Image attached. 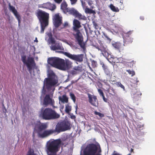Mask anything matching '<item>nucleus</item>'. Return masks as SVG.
Returning a JSON list of instances; mask_svg holds the SVG:
<instances>
[{"label": "nucleus", "instance_id": "nucleus-60", "mask_svg": "<svg viewBox=\"0 0 155 155\" xmlns=\"http://www.w3.org/2000/svg\"><path fill=\"white\" fill-rule=\"evenodd\" d=\"M68 81V79H67L66 80V81Z\"/></svg>", "mask_w": 155, "mask_h": 155}, {"label": "nucleus", "instance_id": "nucleus-44", "mask_svg": "<svg viewBox=\"0 0 155 155\" xmlns=\"http://www.w3.org/2000/svg\"><path fill=\"white\" fill-rule=\"evenodd\" d=\"M55 2L58 3H60L62 1V0H54Z\"/></svg>", "mask_w": 155, "mask_h": 155}, {"label": "nucleus", "instance_id": "nucleus-57", "mask_svg": "<svg viewBox=\"0 0 155 155\" xmlns=\"http://www.w3.org/2000/svg\"><path fill=\"white\" fill-rule=\"evenodd\" d=\"M94 113L96 115H97V111H95V112H94Z\"/></svg>", "mask_w": 155, "mask_h": 155}, {"label": "nucleus", "instance_id": "nucleus-31", "mask_svg": "<svg viewBox=\"0 0 155 155\" xmlns=\"http://www.w3.org/2000/svg\"><path fill=\"white\" fill-rule=\"evenodd\" d=\"M126 71L128 72L129 74L130 75L131 77L135 75V72L133 70L130 69L127 70Z\"/></svg>", "mask_w": 155, "mask_h": 155}, {"label": "nucleus", "instance_id": "nucleus-32", "mask_svg": "<svg viewBox=\"0 0 155 155\" xmlns=\"http://www.w3.org/2000/svg\"><path fill=\"white\" fill-rule=\"evenodd\" d=\"M115 84L118 87H120L121 88L123 89V90H125V87L123 85H122L120 82H117L115 83Z\"/></svg>", "mask_w": 155, "mask_h": 155}, {"label": "nucleus", "instance_id": "nucleus-1", "mask_svg": "<svg viewBox=\"0 0 155 155\" xmlns=\"http://www.w3.org/2000/svg\"><path fill=\"white\" fill-rule=\"evenodd\" d=\"M48 127V125L46 123H41L40 121H38L35 124L34 131L38 133V137L43 138H46L56 132L59 133L69 130L71 129V126L69 121L64 120L59 122L57 124L55 130L51 129L46 130Z\"/></svg>", "mask_w": 155, "mask_h": 155}, {"label": "nucleus", "instance_id": "nucleus-16", "mask_svg": "<svg viewBox=\"0 0 155 155\" xmlns=\"http://www.w3.org/2000/svg\"><path fill=\"white\" fill-rule=\"evenodd\" d=\"M9 8L10 10L14 14L15 17L17 19L18 24L19 25L21 22V17L19 14H18L17 11L15 7L11 5L10 3L9 4Z\"/></svg>", "mask_w": 155, "mask_h": 155}, {"label": "nucleus", "instance_id": "nucleus-61", "mask_svg": "<svg viewBox=\"0 0 155 155\" xmlns=\"http://www.w3.org/2000/svg\"><path fill=\"white\" fill-rule=\"evenodd\" d=\"M33 136L34 137V136H35V135H34V133H33Z\"/></svg>", "mask_w": 155, "mask_h": 155}, {"label": "nucleus", "instance_id": "nucleus-2", "mask_svg": "<svg viewBox=\"0 0 155 155\" xmlns=\"http://www.w3.org/2000/svg\"><path fill=\"white\" fill-rule=\"evenodd\" d=\"M48 62L52 66L62 70L68 68L71 64V61L68 59L64 60V59L56 57L48 58Z\"/></svg>", "mask_w": 155, "mask_h": 155}, {"label": "nucleus", "instance_id": "nucleus-33", "mask_svg": "<svg viewBox=\"0 0 155 155\" xmlns=\"http://www.w3.org/2000/svg\"><path fill=\"white\" fill-rule=\"evenodd\" d=\"M82 6L83 8H84L85 7H86V2H87V3L88 0H80Z\"/></svg>", "mask_w": 155, "mask_h": 155}, {"label": "nucleus", "instance_id": "nucleus-11", "mask_svg": "<svg viewBox=\"0 0 155 155\" xmlns=\"http://www.w3.org/2000/svg\"><path fill=\"white\" fill-rule=\"evenodd\" d=\"M66 13H68V14L71 15L75 17L78 18L79 19H85L86 17L84 16H83L80 13L78 12L74 8H67Z\"/></svg>", "mask_w": 155, "mask_h": 155}, {"label": "nucleus", "instance_id": "nucleus-7", "mask_svg": "<svg viewBox=\"0 0 155 155\" xmlns=\"http://www.w3.org/2000/svg\"><path fill=\"white\" fill-rule=\"evenodd\" d=\"M83 152L84 155H97V144L93 143L88 144Z\"/></svg>", "mask_w": 155, "mask_h": 155}, {"label": "nucleus", "instance_id": "nucleus-42", "mask_svg": "<svg viewBox=\"0 0 155 155\" xmlns=\"http://www.w3.org/2000/svg\"><path fill=\"white\" fill-rule=\"evenodd\" d=\"M97 115L101 118L103 117L104 116V114L98 112H97Z\"/></svg>", "mask_w": 155, "mask_h": 155}, {"label": "nucleus", "instance_id": "nucleus-12", "mask_svg": "<svg viewBox=\"0 0 155 155\" xmlns=\"http://www.w3.org/2000/svg\"><path fill=\"white\" fill-rule=\"evenodd\" d=\"M43 105L45 107H47L49 105L53 106L55 104V101L49 94H46L42 101Z\"/></svg>", "mask_w": 155, "mask_h": 155}, {"label": "nucleus", "instance_id": "nucleus-50", "mask_svg": "<svg viewBox=\"0 0 155 155\" xmlns=\"http://www.w3.org/2000/svg\"><path fill=\"white\" fill-rule=\"evenodd\" d=\"M140 18L142 20H143L144 19V17L143 16H141L140 17Z\"/></svg>", "mask_w": 155, "mask_h": 155}, {"label": "nucleus", "instance_id": "nucleus-27", "mask_svg": "<svg viewBox=\"0 0 155 155\" xmlns=\"http://www.w3.org/2000/svg\"><path fill=\"white\" fill-rule=\"evenodd\" d=\"M110 7L111 9L114 12H118L119 11L118 8L116 7L113 4H110Z\"/></svg>", "mask_w": 155, "mask_h": 155}, {"label": "nucleus", "instance_id": "nucleus-19", "mask_svg": "<svg viewBox=\"0 0 155 155\" xmlns=\"http://www.w3.org/2000/svg\"><path fill=\"white\" fill-rule=\"evenodd\" d=\"M54 44V45H52L50 47L51 49V50L55 51L57 50H63L64 49L61 44L59 43H56Z\"/></svg>", "mask_w": 155, "mask_h": 155}, {"label": "nucleus", "instance_id": "nucleus-41", "mask_svg": "<svg viewBox=\"0 0 155 155\" xmlns=\"http://www.w3.org/2000/svg\"><path fill=\"white\" fill-rule=\"evenodd\" d=\"M104 36L107 38V40H108L109 42H110L111 40V39L108 37L106 34H104Z\"/></svg>", "mask_w": 155, "mask_h": 155}, {"label": "nucleus", "instance_id": "nucleus-26", "mask_svg": "<svg viewBox=\"0 0 155 155\" xmlns=\"http://www.w3.org/2000/svg\"><path fill=\"white\" fill-rule=\"evenodd\" d=\"M112 45L115 48L119 49L120 46V44L119 42H115L114 43H112Z\"/></svg>", "mask_w": 155, "mask_h": 155}, {"label": "nucleus", "instance_id": "nucleus-38", "mask_svg": "<svg viewBox=\"0 0 155 155\" xmlns=\"http://www.w3.org/2000/svg\"><path fill=\"white\" fill-rule=\"evenodd\" d=\"M49 42L52 44H54L55 43V41L54 38H51L49 40H48Z\"/></svg>", "mask_w": 155, "mask_h": 155}, {"label": "nucleus", "instance_id": "nucleus-10", "mask_svg": "<svg viewBox=\"0 0 155 155\" xmlns=\"http://www.w3.org/2000/svg\"><path fill=\"white\" fill-rule=\"evenodd\" d=\"M64 55L69 58L75 61L81 62L83 61L84 55L83 54H72L66 52H63Z\"/></svg>", "mask_w": 155, "mask_h": 155}, {"label": "nucleus", "instance_id": "nucleus-5", "mask_svg": "<svg viewBox=\"0 0 155 155\" xmlns=\"http://www.w3.org/2000/svg\"><path fill=\"white\" fill-rule=\"evenodd\" d=\"M60 115L51 108H46L41 109L39 117L45 120H50L58 118Z\"/></svg>", "mask_w": 155, "mask_h": 155}, {"label": "nucleus", "instance_id": "nucleus-30", "mask_svg": "<svg viewBox=\"0 0 155 155\" xmlns=\"http://www.w3.org/2000/svg\"><path fill=\"white\" fill-rule=\"evenodd\" d=\"M74 69L75 70L78 71L79 72H81L83 70V68L81 65L75 67Z\"/></svg>", "mask_w": 155, "mask_h": 155}, {"label": "nucleus", "instance_id": "nucleus-35", "mask_svg": "<svg viewBox=\"0 0 155 155\" xmlns=\"http://www.w3.org/2000/svg\"><path fill=\"white\" fill-rule=\"evenodd\" d=\"M101 151L100 145L99 144L97 143V155H101L100 154Z\"/></svg>", "mask_w": 155, "mask_h": 155}, {"label": "nucleus", "instance_id": "nucleus-13", "mask_svg": "<svg viewBox=\"0 0 155 155\" xmlns=\"http://www.w3.org/2000/svg\"><path fill=\"white\" fill-rule=\"evenodd\" d=\"M98 42L99 44L97 46L98 51H100L104 56L107 57L108 53L107 52L106 48L103 45L101 41L99 40Z\"/></svg>", "mask_w": 155, "mask_h": 155}, {"label": "nucleus", "instance_id": "nucleus-36", "mask_svg": "<svg viewBox=\"0 0 155 155\" xmlns=\"http://www.w3.org/2000/svg\"><path fill=\"white\" fill-rule=\"evenodd\" d=\"M70 96L74 102H75L76 101V97L74 94L72 93H70Z\"/></svg>", "mask_w": 155, "mask_h": 155}, {"label": "nucleus", "instance_id": "nucleus-62", "mask_svg": "<svg viewBox=\"0 0 155 155\" xmlns=\"http://www.w3.org/2000/svg\"><path fill=\"white\" fill-rule=\"evenodd\" d=\"M127 155H131V154L130 153L128 154Z\"/></svg>", "mask_w": 155, "mask_h": 155}, {"label": "nucleus", "instance_id": "nucleus-47", "mask_svg": "<svg viewBox=\"0 0 155 155\" xmlns=\"http://www.w3.org/2000/svg\"><path fill=\"white\" fill-rule=\"evenodd\" d=\"M78 80H76V81H71V84H74L75 83H76L77 82Z\"/></svg>", "mask_w": 155, "mask_h": 155}, {"label": "nucleus", "instance_id": "nucleus-54", "mask_svg": "<svg viewBox=\"0 0 155 155\" xmlns=\"http://www.w3.org/2000/svg\"><path fill=\"white\" fill-rule=\"evenodd\" d=\"M112 155H119V154L118 153H114Z\"/></svg>", "mask_w": 155, "mask_h": 155}, {"label": "nucleus", "instance_id": "nucleus-39", "mask_svg": "<svg viewBox=\"0 0 155 155\" xmlns=\"http://www.w3.org/2000/svg\"><path fill=\"white\" fill-rule=\"evenodd\" d=\"M71 5H75L77 2L78 0H70Z\"/></svg>", "mask_w": 155, "mask_h": 155}, {"label": "nucleus", "instance_id": "nucleus-4", "mask_svg": "<svg viewBox=\"0 0 155 155\" xmlns=\"http://www.w3.org/2000/svg\"><path fill=\"white\" fill-rule=\"evenodd\" d=\"M58 83V77L55 73L52 71L48 74V78L45 79L44 87L48 91L52 90L53 91L55 89L54 86Z\"/></svg>", "mask_w": 155, "mask_h": 155}, {"label": "nucleus", "instance_id": "nucleus-25", "mask_svg": "<svg viewBox=\"0 0 155 155\" xmlns=\"http://www.w3.org/2000/svg\"><path fill=\"white\" fill-rule=\"evenodd\" d=\"M71 110V106L70 105L69 103H68L65 105V111L68 113Z\"/></svg>", "mask_w": 155, "mask_h": 155}, {"label": "nucleus", "instance_id": "nucleus-51", "mask_svg": "<svg viewBox=\"0 0 155 155\" xmlns=\"http://www.w3.org/2000/svg\"><path fill=\"white\" fill-rule=\"evenodd\" d=\"M34 41L36 42H38V40H37V38H36L34 40Z\"/></svg>", "mask_w": 155, "mask_h": 155}, {"label": "nucleus", "instance_id": "nucleus-21", "mask_svg": "<svg viewBox=\"0 0 155 155\" xmlns=\"http://www.w3.org/2000/svg\"><path fill=\"white\" fill-rule=\"evenodd\" d=\"M88 97L89 102L93 105L96 106V101L97 99L96 96H93L90 94H88Z\"/></svg>", "mask_w": 155, "mask_h": 155}, {"label": "nucleus", "instance_id": "nucleus-20", "mask_svg": "<svg viewBox=\"0 0 155 155\" xmlns=\"http://www.w3.org/2000/svg\"><path fill=\"white\" fill-rule=\"evenodd\" d=\"M73 24L74 25V31L79 30L78 29L81 27L80 22L76 19H74L73 21Z\"/></svg>", "mask_w": 155, "mask_h": 155}, {"label": "nucleus", "instance_id": "nucleus-9", "mask_svg": "<svg viewBox=\"0 0 155 155\" xmlns=\"http://www.w3.org/2000/svg\"><path fill=\"white\" fill-rule=\"evenodd\" d=\"M76 33H74L73 35L78 44L81 48L84 49L85 48V44L83 42V38L80 30L74 31Z\"/></svg>", "mask_w": 155, "mask_h": 155}, {"label": "nucleus", "instance_id": "nucleus-58", "mask_svg": "<svg viewBox=\"0 0 155 155\" xmlns=\"http://www.w3.org/2000/svg\"><path fill=\"white\" fill-rule=\"evenodd\" d=\"M75 117V116H72V117H71V118H74Z\"/></svg>", "mask_w": 155, "mask_h": 155}, {"label": "nucleus", "instance_id": "nucleus-40", "mask_svg": "<svg viewBox=\"0 0 155 155\" xmlns=\"http://www.w3.org/2000/svg\"><path fill=\"white\" fill-rule=\"evenodd\" d=\"M98 91L100 96H101L102 97L104 95L103 92L100 89H98Z\"/></svg>", "mask_w": 155, "mask_h": 155}, {"label": "nucleus", "instance_id": "nucleus-48", "mask_svg": "<svg viewBox=\"0 0 155 155\" xmlns=\"http://www.w3.org/2000/svg\"><path fill=\"white\" fill-rule=\"evenodd\" d=\"M111 90L112 91V92H113L114 94H115V90L113 87L111 88Z\"/></svg>", "mask_w": 155, "mask_h": 155}, {"label": "nucleus", "instance_id": "nucleus-29", "mask_svg": "<svg viewBox=\"0 0 155 155\" xmlns=\"http://www.w3.org/2000/svg\"><path fill=\"white\" fill-rule=\"evenodd\" d=\"M48 24H41V33H43L46 27L48 25Z\"/></svg>", "mask_w": 155, "mask_h": 155}, {"label": "nucleus", "instance_id": "nucleus-53", "mask_svg": "<svg viewBox=\"0 0 155 155\" xmlns=\"http://www.w3.org/2000/svg\"><path fill=\"white\" fill-rule=\"evenodd\" d=\"M104 63H103V62L100 61V64H101V65H102L103 64H104Z\"/></svg>", "mask_w": 155, "mask_h": 155}, {"label": "nucleus", "instance_id": "nucleus-23", "mask_svg": "<svg viewBox=\"0 0 155 155\" xmlns=\"http://www.w3.org/2000/svg\"><path fill=\"white\" fill-rule=\"evenodd\" d=\"M67 4L65 2H63L61 5V8L65 13H66L67 8H69L67 7Z\"/></svg>", "mask_w": 155, "mask_h": 155}, {"label": "nucleus", "instance_id": "nucleus-14", "mask_svg": "<svg viewBox=\"0 0 155 155\" xmlns=\"http://www.w3.org/2000/svg\"><path fill=\"white\" fill-rule=\"evenodd\" d=\"M53 24L56 28H58L62 24V18L58 14L54 15L53 18Z\"/></svg>", "mask_w": 155, "mask_h": 155}, {"label": "nucleus", "instance_id": "nucleus-56", "mask_svg": "<svg viewBox=\"0 0 155 155\" xmlns=\"http://www.w3.org/2000/svg\"><path fill=\"white\" fill-rule=\"evenodd\" d=\"M93 23H94V25H95V27H96V26L97 25L95 23V22L94 21H93Z\"/></svg>", "mask_w": 155, "mask_h": 155}, {"label": "nucleus", "instance_id": "nucleus-59", "mask_svg": "<svg viewBox=\"0 0 155 155\" xmlns=\"http://www.w3.org/2000/svg\"><path fill=\"white\" fill-rule=\"evenodd\" d=\"M97 14H98L99 15H100V12H97Z\"/></svg>", "mask_w": 155, "mask_h": 155}, {"label": "nucleus", "instance_id": "nucleus-45", "mask_svg": "<svg viewBox=\"0 0 155 155\" xmlns=\"http://www.w3.org/2000/svg\"><path fill=\"white\" fill-rule=\"evenodd\" d=\"M102 67L103 68V69L104 70V69H105L106 68H107V67H106L104 64H103L102 65Z\"/></svg>", "mask_w": 155, "mask_h": 155}, {"label": "nucleus", "instance_id": "nucleus-49", "mask_svg": "<svg viewBox=\"0 0 155 155\" xmlns=\"http://www.w3.org/2000/svg\"><path fill=\"white\" fill-rule=\"evenodd\" d=\"M72 74H76V72L75 71H72Z\"/></svg>", "mask_w": 155, "mask_h": 155}, {"label": "nucleus", "instance_id": "nucleus-15", "mask_svg": "<svg viewBox=\"0 0 155 155\" xmlns=\"http://www.w3.org/2000/svg\"><path fill=\"white\" fill-rule=\"evenodd\" d=\"M132 32L131 31H129L125 34V38L124 39V46H126L132 42L133 38L131 37Z\"/></svg>", "mask_w": 155, "mask_h": 155}, {"label": "nucleus", "instance_id": "nucleus-6", "mask_svg": "<svg viewBox=\"0 0 155 155\" xmlns=\"http://www.w3.org/2000/svg\"><path fill=\"white\" fill-rule=\"evenodd\" d=\"M21 60L24 64L26 65L28 71L31 74L32 70H34L36 66L34 58L28 57L27 59L25 55H23L21 56Z\"/></svg>", "mask_w": 155, "mask_h": 155}, {"label": "nucleus", "instance_id": "nucleus-24", "mask_svg": "<svg viewBox=\"0 0 155 155\" xmlns=\"http://www.w3.org/2000/svg\"><path fill=\"white\" fill-rule=\"evenodd\" d=\"M84 9L85 12L86 14H93V15L96 14V12L94 11L87 8L86 6V7Z\"/></svg>", "mask_w": 155, "mask_h": 155}, {"label": "nucleus", "instance_id": "nucleus-34", "mask_svg": "<svg viewBox=\"0 0 155 155\" xmlns=\"http://www.w3.org/2000/svg\"><path fill=\"white\" fill-rule=\"evenodd\" d=\"M26 155H36L34 153L33 150H32L31 149H30L28 151Z\"/></svg>", "mask_w": 155, "mask_h": 155}, {"label": "nucleus", "instance_id": "nucleus-18", "mask_svg": "<svg viewBox=\"0 0 155 155\" xmlns=\"http://www.w3.org/2000/svg\"><path fill=\"white\" fill-rule=\"evenodd\" d=\"M41 7L43 8H47L52 11L55 9L56 6L54 4H51L49 2H47L42 4Z\"/></svg>", "mask_w": 155, "mask_h": 155}, {"label": "nucleus", "instance_id": "nucleus-46", "mask_svg": "<svg viewBox=\"0 0 155 155\" xmlns=\"http://www.w3.org/2000/svg\"><path fill=\"white\" fill-rule=\"evenodd\" d=\"M102 98H103V100L105 102H107V98H106L105 97L104 95L103 96H102Z\"/></svg>", "mask_w": 155, "mask_h": 155}, {"label": "nucleus", "instance_id": "nucleus-17", "mask_svg": "<svg viewBox=\"0 0 155 155\" xmlns=\"http://www.w3.org/2000/svg\"><path fill=\"white\" fill-rule=\"evenodd\" d=\"M123 64L126 68H132L135 64V61L130 59H125L123 61Z\"/></svg>", "mask_w": 155, "mask_h": 155}, {"label": "nucleus", "instance_id": "nucleus-3", "mask_svg": "<svg viewBox=\"0 0 155 155\" xmlns=\"http://www.w3.org/2000/svg\"><path fill=\"white\" fill-rule=\"evenodd\" d=\"M61 143L60 139H52L48 141L46 145V150L48 155H57Z\"/></svg>", "mask_w": 155, "mask_h": 155}, {"label": "nucleus", "instance_id": "nucleus-55", "mask_svg": "<svg viewBox=\"0 0 155 155\" xmlns=\"http://www.w3.org/2000/svg\"><path fill=\"white\" fill-rule=\"evenodd\" d=\"M68 25V24L67 23H65L64 24V26H67Z\"/></svg>", "mask_w": 155, "mask_h": 155}, {"label": "nucleus", "instance_id": "nucleus-22", "mask_svg": "<svg viewBox=\"0 0 155 155\" xmlns=\"http://www.w3.org/2000/svg\"><path fill=\"white\" fill-rule=\"evenodd\" d=\"M59 100L63 103H68V98L65 95H63L62 97H59Z\"/></svg>", "mask_w": 155, "mask_h": 155}, {"label": "nucleus", "instance_id": "nucleus-43", "mask_svg": "<svg viewBox=\"0 0 155 155\" xmlns=\"http://www.w3.org/2000/svg\"><path fill=\"white\" fill-rule=\"evenodd\" d=\"M48 36L49 37L48 40H49L50 39H51V38H53L51 33H49L48 35Z\"/></svg>", "mask_w": 155, "mask_h": 155}, {"label": "nucleus", "instance_id": "nucleus-52", "mask_svg": "<svg viewBox=\"0 0 155 155\" xmlns=\"http://www.w3.org/2000/svg\"><path fill=\"white\" fill-rule=\"evenodd\" d=\"M130 152H131V153H132V152L134 153V150L132 148H131V149H130Z\"/></svg>", "mask_w": 155, "mask_h": 155}, {"label": "nucleus", "instance_id": "nucleus-8", "mask_svg": "<svg viewBox=\"0 0 155 155\" xmlns=\"http://www.w3.org/2000/svg\"><path fill=\"white\" fill-rule=\"evenodd\" d=\"M37 16L41 24H48L49 18L48 13L39 10L37 13Z\"/></svg>", "mask_w": 155, "mask_h": 155}, {"label": "nucleus", "instance_id": "nucleus-28", "mask_svg": "<svg viewBox=\"0 0 155 155\" xmlns=\"http://www.w3.org/2000/svg\"><path fill=\"white\" fill-rule=\"evenodd\" d=\"M94 1L92 0H88L87 1V3L91 9H93L94 8Z\"/></svg>", "mask_w": 155, "mask_h": 155}, {"label": "nucleus", "instance_id": "nucleus-37", "mask_svg": "<svg viewBox=\"0 0 155 155\" xmlns=\"http://www.w3.org/2000/svg\"><path fill=\"white\" fill-rule=\"evenodd\" d=\"M104 70L106 74L107 75L110 76V71L109 70V69L108 68H106Z\"/></svg>", "mask_w": 155, "mask_h": 155}]
</instances>
